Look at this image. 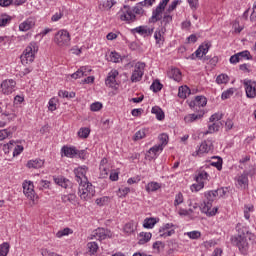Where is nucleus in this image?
Segmentation results:
<instances>
[{
    "label": "nucleus",
    "instance_id": "f257e3e1",
    "mask_svg": "<svg viewBox=\"0 0 256 256\" xmlns=\"http://www.w3.org/2000/svg\"><path fill=\"white\" fill-rule=\"evenodd\" d=\"M253 239V234L245 228L244 230L240 231L239 234L232 239L233 245L238 247L239 251L242 255H247V251H249V242Z\"/></svg>",
    "mask_w": 256,
    "mask_h": 256
},
{
    "label": "nucleus",
    "instance_id": "f03ea898",
    "mask_svg": "<svg viewBox=\"0 0 256 256\" xmlns=\"http://www.w3.org/2000/svg\"><path fill=\"white\" fill-rule=\"evenodd\" d=\"M143 13H145V10L139 5H136L133 9H131V6L124 5L120 10L119 15L122 21H125L126 23H135V21H137L136 15H143Z\"/></svg>",
    "mask_w": 256,
    "mask_h": 256
},
{
    "label": "nucleus",
    "instance_id": "7ed1b4c3",
    "mask_svg": "<svg viewBox=\"0 0 256 256\" xmlns=\"http://www.w3.org/2000/svg\"><path fill=\"white\" fill-rule=\"evenodd\" d=\"M37 51V43L31 42L20 56L22 65H29V63H33V61H35V53H37Z\"/></svg>",
    "mask_w": 256,
    "mask_h": 256
},
{
    "label": "nucleus",
    "instance_id": "20e7f679",
    "mask_svg": "<svg viewBox=\"0 0 256 256\" xmlns=\"http://www.w3.org/2000/svg\"><path fill=\"white\" fill-rule=\"evenodd\" d=\"M78 195L80 196V199L89 201V199L95 195L93 184H91L89 181L80 182L78 187Z\"/></svg>",
    "mask_w": 256,
    "mask_h": 256
},
{
    "label": "nucleus",
    "instance_id": "39448f33",
    "mask_svg": "<svg viewBox=\"0 0 256 256\" xmlns=\"http://www.w3.org/2000/svg\"><path fill=\"white\" fill-rule=\"evenodd\" d=\"M12 107L13 106L10 104H7L5 109L0 107V113L2 117V120H0V127H5L7 123H11V121H15L17 118V115H15V112H13Z\"/></svg>",
    "mask_w": 256,
    "mask_h": 256
},
{
    "label": "nucleus",
    "instance_id": "423d86ee",
    "mask_svg": "<svg viewBox=\"0 0 256 256\" xmlns=\"http://www.w3.org/2000/svg\"><path fill=\"white\" fill-rule=\"evenodd\" d=\"M54 43L58 47H69L71 45V34L67 30H59L54 37Z\"/></svg>",
    "mask_w": 256,
    "mask_h": 256
},
{
    "label": "nucleus",
    "instance_id": "0eeeda50",
    "mask_svg": "<svg viewBox=\"0 0 256 256\" xmlns=\"http://www.w3.org/2000/svg\"><path fill=\"white\" fill-rule=\"evenodd\" d=\"M168 3L169 0H162L159 3L155 10H153L149 23H157V21H161V19H163V11H165Z\"/></svg>",
    "mask_w": 256,
    "mask_h": 256
},
{
    "label": "nucleus",
    "instance_id": "6e6552de",
    "mask_svg": "<svg viewBox=\"0 0 256 256\" xmlns=\"http://www.w3.org/2000/svg\"><path fill=\"white\" fill-rule=\"evenodd\" d=\"M144 73H145V63L143 62L136 63L130 78L132 83H139V81L143 79Z\"/></svg>",
    "mask_w": 256,
    "mask_h": 256
},
{
    "label": "nucleus",
    "instance_id": "1a4fd4ad",
    "mask_svg": "<svg viewBox=\"0 0 256 256\" xmlns=\"http://www.w3.org/2000/svg\"><path fill=\"white\" fill-rule=\"evenodd\" d=\"M244 89L246 91V97L248 99L256 98V81L251 79H245L243 81Z\"/></svg>",
    "mask_w": 256,
    "mask_h": 256
},
{
    "label": "nucleus",
    "instance_id": "9d476101",
    "mask_svg": "<svg viewBox=\"0 0 256 256\" xmlns=\"http://www.w3.org/2000/svg\"><path fill=\"white\" fill-rule=\"evenodd\" d=\"M107 237H113V234L110 232V230L105 228H98L92 232L89 239H97L98 241H103L104 239H107Z\"/></svg>",
    "mask_w": 256,
    "mask_h": 256
},
{
    "label": "nucleus",
    "instance_id": "9b49d317",
    "mask_svg": "<svg viewBox=\"0 0 256 256\" xmlns=\"http://www.w3.org/2000/svg\"><path fill=\"white\" fill-rule=\"evenodd\" d=\"M89 168H87V166H81L78 167L76 169H74V175H75V179L77 181V183H86L87 181H89L87 179V171Z\"/></svg>",
    "mask_w": 256,
    "mask_h": 256
},
{
    "label": "nucleus",
    "instance_id": "f8f14e48",
    "mask_svg": "<svg viewBox=\"0 0 256 256\" xmlns=\"http://www.w3.org/2000/svg\"><path fill=\"white\" fill-rule=\"evenodd\" d=\"M17 83L13 79L2 81L0 87L3 95H11L15 91Z\"/></svg>",
    "mask_w": 256,
    "mask_h": 256
},
{
    "label": "nucleus",
    "instance_id": "ddd939ff",
    "mask_svg": "<svg viewBox=\"0 0 256 256\" xmlns=\"http://www.w3.org/2000/svg\"><path fill=\"white\" fill-rule=\"evenodd\" d=\"M207 105V98L205 96H196L195 100L190 101L189 107L194 111H201V107Z\"/></svg>",
    "mask_w": 256,
    "mask_h": 256
},
{
    "label": "nucleus",
    "instance_id": "4468645a",
    "mask_svg": "<svg viewBox=\"0 0 256 256\" xmlns=\"http://www.w3.org/2000/svg\"><path fill=\"white\" fill-rule=\"evenodd\" d=\"M213 207V202H207L206 200L204 203L201 205L200 209L202 213H205L208 215V217H213L217 214V207Z\"/></svg>",
    "mask_w": 256,
    "mask_h": 256
},
{
    "label": "nucleus",
    "instance_id": "2eb2a0df",
    "mask_svg": "<svg viewBox=\"0 0 256 256\" xmlns=\"http://www.w3.org/2000/svg\"><path fill=\"white\" fill-rule=\"evenodd\" d=\"M91 71H93L91 69V67L82 66L76 72L71 74V78L72 79H81V77H87V76L91 75Z\"/></svg>",
    "mask_w": 256,
    "mask_h": 256
},
{
    "label": "nucleus",
    "instance_id": "dca6fc26",
    "mask_svg": "<svg viewBox=\"0 0 256 256\" xmlns=\"http://www.w3.org/2000/svg\"><path fill=\"white\" fill-rule=\"evenodd\" d=\"M23 193L28 199H35V190L31 181L23 183Z\"/></svg>",
    "mask_w": 256,
    "mask_h": 256
},
{
    "label": "nucleus",
    "instance_id": "f3484780",
    "mask_svg": "<svg viewBox=\"0 0 256 256\" xmlns=\"http://www.w3.org/2000/svg\"><path fill=\"white\" fill-rule=\"evenodd\" d=\"M197 114H188L184 117L185 123H195L199 119H203L205 115V110H196Z\"/></svg>",
    "mask_w": 256,
    "mask_h": 256
},
{
    "label": "nucleus",
    "instance_id": "a211bd4d",
    "mask_svg": "<svg viewBox=\"0 0 256 256\" xmlns=\"http://www.w3.org/2000/svg\"><path fill=\"white\" fill-rule=\"evenodd\" d=\"M210 151H213V141L206 140L201 143L199 149L197 150V155H203V153H209Z\"/></svg>",
    "mask_w": 256,
    "mask_h": 256
},
{
    "label": "nucleus",
    "instance_id": "6ab92c4d",
    "mask_svg": "<svg viewBox=\"0 0 256 256\" xmlns=\"http://www.w3.org/2000/svg\"><path fill=\"white\" fill-rule=\"evenodd\" d=\"M119 75V72L117 70H112L105 81V84L107 85V87H115V85H117V76Z\"/></svg>",
    "mask_w": 256,
    "mask_h": 256
},
{
    "label": "nucleus",
    "instance_id": "aec40b11",
    "mask_svg": "<svg viewBox=\"0 0 256 256\" xmlns=\"http://www.w3.org/2000/svg\"><path fill=\"white\" fill-rule=\"evenodd\" d=\"M209 49H211V43H203L202 45L199 46V48L195 51V55L198 59H202L203 56L206 53H209Z\"/></svg>",
    "mask_w": 256,
    "mask_h": 256
},
{
    "label": "nucleus",
    "instance_id": "412c9836",
    "mask_svg": "<svg viewBox=\"0 0 256 256\" xmlns=\"http://www.w3.org/2000/svg\"><path fill=\"white\" fill-rule=\"evenodd\" d=\"M159 151H163V146H159V144L153 146L146 153V159H149V161H151V159H155V157H157V153H159Z\"/></svg>",
    "mask_w": 256,
    "mask_h": 256
},
{
    "label": "nucleus",
    "instance_id": "4be33fe9",
    "mask_svg": "<svg viewBox=\"0 0 256 256\" xmlns=\"http://www.w3.org/2000/svg\"><path fill=\"white\" fill-rule=\"evenodd\" d=\"M33 27H35V18H28L19 25V30L29 31V29H33Z\"/></svg>",
    "mask_w": 256,
    "mask_h": 256
},
{
    "label": "nucleus",
    "instance_id": "5701e85b",
    "mask_svg": "<svg viewBox=\"0 0 256 256\" xmlns=\"http://www.w3.org/2000/svg\"><path fill=\"white\" fill-rule=\"evenodd\" d=\"M61 151L64 157H69L70 159L77 157V153H78L75 147H69V146H63Z\"/></svg>",
    "mask_w": 256,
    "mask_h": 256
},
{
    "label": "nucleus",
    "instance_id": "b1692460",
    "mask_svg": "<svg viewBox=\"0 0 256 256\" xmlns=\"http://www.w3.org/2000/svg\"><path fill=\"white\" fill-rule=\"evenodd\" d=\"M154 28H148L147 26H139L132 29V33H138L139 35H153Z\"/></svg>",
    "mask_w": 256,
    "mask_h": 256
},
{
    "label": "nucleus",
    "instance_id": "393cba45",
    "mask_svg": "<svg viewBox=\"0 0 256 256\" xmlns=\"http://www.w3.org/2000/svg\"><path fill=\"white\" fill-rule=\"evenodd\" d=\"M54 183H56V185H59L60 187H63L64 189H68V187H71L70 180L63 176L54 178Z\"/></svg>",
    "mask_w": 256,
    "mask_h": 256
},
{
    "label": "nucleus",
    "instance_id": "a878e982",
    "mask_svg": "<svg viewBox=\"0 0 256 256\" xmlns=\"http://www.w3.org/2000/svg\"><path fill=\"white\" fill-rule=\"evenodd\" d=\"M151 237H153L151 232H141L139 234L138 245H145V243H149V241H151Z\"/></svg>",
    "mask_w": 256,
    "mask_h": 256
},
{
    "label": "nucleus",
    "instance_id": "bb28decb",
    "mask_svg": "<svg viewBox=\"0 0 256 256\" xmlns=\"http://www.w3.org/2000/svg\"><path fill=\"white\" fill-rule=\"evenodd\" d=\"M45 165V162L41 159L30 160L27 163L28 169H41Z\"/></svg>",
    "mask_w": 256,
    "mask_h": 256
},
{
    "label": "nucleus",
    "instance_id": "cd10ccee",
    "mask_svg": "<svg viewBox=\"0 0 256 256\" xmlns=\"http://www.w3.org/2000/svg\"><path fill=\"white\" fill-rule=\"evenodd\" d=\"M221 122H213L212 124L208 125V130L204 132V135H209L211 133H217L219 129H221Z\"/></svg>",
    "mask_w": 256,
    "mask_h": 256
},
{
    "label": "nucleus",
    "instance_id": "c85d7f7f",
    "mask_svg": "<svg viewBox=\"0 0 256 256\" xmlns=\"http://www.w3.org/2000/svg\"><path fill=\"white\" fill-rule=\"evenodd\" d=\"M189 95H191V89H189V87H187V86L179 87L178 97H180V99H187V97H189Z\"/></svg>",
    "mask_w": 256,
    "mask_h": 256
},
{
    "label": "nucleus",
    "instance_id": "c756f323",
    "mask_svg": "<svg viewBox=\"0 0 256 256\" xmlns=\"http://www.w3.org/2000/svg\"><path fill=\"white\" fill-rule=\"evenodd\" d=\"M151 113L156 115V119H158V121H163V119H165V112H163V109L159 106H154Z\"/></svg>",
    "mask_w": 256,
    "mask_h": 256
},
{
    "label": "nucleus",
    "instance_id": "7c9ffc66",
    "mask_svg": "<svg viewBox=\"0 0 256 256\" xmlns=\"http://www.w3.org/2000/svg\"><path fill=\"white\" fill-rule=\"evenodd\" d=\"M157 225V219L156 218H146L143 223V227L145 229H153Z\"/></svg>",
    "mask_w": 256,
    "mask_h": 256
},
{
    "label": "nucleus",
    "instance_id": "2f4dec72",
    "mask_svg": "<svg viewBox=\"0 0 256 256\" xmlns=\"http://www.w3.org/2000/svg\"><path fill=\"white\" fill-rule=\"evenodd\" d=\"M12 17L7 14H1L0 15V27H7L9 23L12 21Z\"/></svg>",
    "mask_w": 256,
    "mask_h": 256
},
{
    "label": "nucleus",
    "instance_id": "473e14b6",
    "mask_svg": "<svg viewBox=\"0 0 256 256\" xmlns=\"http://www.w3.org/2000/svg\"><path fill=\"white\" fill-rule=\"evenodd\" d=\"M158 189H161V184L157 182H150L146 185V191L148 193L158 191Z\"/></svg>",
    "mask_w": 256,
    "mask_h": 256
},
{
    "label": "nucleus",
    "instance_id": "72a5a7b5",
    "mask_svg": "<svg viewBox=\"0 0 256 256\" xmlns=\"http://www.w3.org/2000/svg\"><path fill=\"white\" fill-rule=\"evenodd\" d=\"M216 83L218 85H227L229 83V76L227 74H220L216 78Z\"/></svg>",
    "mask_w": 256,
    "mask_h": 256
},
{
    "label": "nucleus",
    "instance_id": "f704fd0d",
    "mask_svg": "<svg viewBox=\"0 0 256 256\" xmlns=\"http://www.w3.org/2000/svg\"><path fill=\"white\" fill-rule=\"evenodd\" d=\"M90 133H91V129H89L87 127H82L78 131V137H80V139H87V137H89Z\"/></svg>",
    "mask_w": 256,
    "mask_h": 256
},
{
    "label": "nucleus",
    "instance_id": "c9c22d12",
    "mask_svg": "<svg viewBox=\"0 0 256 256\" xmlns=\"http://www.w3.org/2000/svg\"><path fill=\"white\" fill-rule=\"evenodd\" d=\"M62 203H75L77 196L75 194L62 195Z\"/></svg>",
    "mask_w": 256,
    "mask_h": 256
},
{
    "label": "nucleus",
    "instance_id": "e433bc0d",
    "mask_svg": "<svg viewBox=\"0 0 256 256\" xmlns=\"http://www.w3.org/2000/svg\"><path fill=\"white\" fill-rule=\"evenodd\" d=\"M205 197L208 203H213L217 199V192L215 190L208 191L205 193Z\"/></svg>",
    "mask_w": 256,
    "mask_h": 256
},
{
    "label": "nucleus",
    "instance_id": "4c0bfd02",
    "mask_svg": "<svg viewBox=\"0 0 256 256\" xmlns=\"http://www.w3.org/2000/svg\"><path fill=\"white\" fill-rule=\"evenodd\" d=\"M212 159H217V161L210 162V165L216 167L218 171H221V169H223V159H221V157H212Z\"/></svg>",
    "mask_w": 256,
    "mask_h": 256
},
{
    "label": "nucleus",
    "instance_id": "58836bf2",
    "mask_svg": "<svg viewBox=\"0 0 256 256\" xmlns=\"http://www.w3.org/2000/svg\"><path fill=\"white\" fill-rule=\"evenodd\" d=\"M87 247L91 255H95V253H97V251L99 250V244H97L96 242H89L87 244Z\"/></svg>",
    "mask_w": 256,
    "mask_h": 256
},
{
    "label": "nucleus",
    "instance_id": "ea45409f",
    "mask_svg": "<svg viewBox=\"0 0 256 256\" xmlns=\"http://www.w3.org/2000/svg\"><path fill=\"white\" fill-rule=\"evenodd\" d=\"M159 144L158 146H162V149H165V145L169 143V136L167 134H161L159 137Z\"/></svg>",
    "mask_w": 256,
    "mask_h": 256
},
{
    "label": "nucleus",
    "instance_id": "a19ab883",
    "mask_svg": "<svg viewBox=\"0 0 256 256\" xmlns=\"http://www.w3.org/2000/svg\"><path fill=\"white\" fill-rule=\"evenodd\" d=\"M169 13L170 12H167V11L164 13L163 17L161 18L162 19L161 25L166 26V25H169L171 21H173V16H171Z\"/></svg>",
    "mask_w": 256,
    "mask_h": 256
},
{
    "label": "nucleus",
    "instance_id": "79ce46f5",
    "mask_svg": "<svg viewBox=\"0 0 256 256\" xmlns=\"http://www.w3.org/2000/svg\"><path fill=\"white\" fill-rule=\"evenodd\" d=\"M135 232V225L133 222H128L124 226V233H127L128 235H131V233Z\"/></svg>",
    "mask_w": 256,
    "mask_h": 256
},
{
    "label": "nucleus",
    "instance_id": "37998d69",
    "mask_svg": "<svg viewBox=\"0 0 256 256\" xmlns=\"http://www.w3.org/2000/svg\"><path fill=\"white\" fill-rule=\"evenodd\" d=\"M170 75L174 79V81H181V70L174 68L171 70Z\"/></svg>",
    "mask_w": 256,
    "mask_h": 256
},
{
    "label": "nucleus",
    "instance_id": "c03bdc74",
    "mask_svg": "<svg viewBox=\"0 0 256 256\" xmlns=\"http://www.w3.org/2000/svg\"><path fill=\"white\" fill-rule=\"evenodd\" d=\"M171 235H175V230H165L161 232V228L159 229V237H162L163 239H166V237H171Z\"/></svg>",
    "mask_w": 256,
    "mask_h": 256
},
{
    "label": "nucleus",
    "instance_id": "a18cd8bd",
    "mask_svg": "<svg viewBox=\"0 0 256 256\" xmlns=\"http://www.w3.org/2000/svg\"><path fill=\"white\" fill-rule=\"evenodd\" d=\"M150 89H152L154 91V93H157V92L161 91V89H163V84H161V82H159V80H156L152 83V85L150 86Z\"/></svg>",
    "mask_w": 256,
    "mask_h": 256
},
{
    "label": "nucleus",
    "instance_id": "49530a36",
    "mask_svg": "<svg viewBox=\"0 0 256 256\" xmlns=\"http://www.w3.org/2000/svg\"><path fill=\"white\" fill-rule=\"evenodd\" d=\"M222 119L223 113H215L209 118V121L210 123H220L219 121H221Z\"/></svg>",
    "mask_w": 256,
    "mask_h": 256
},
{
    "label": "nucleus",
    "instance_id": "de8ad7c7",
    "mask_svg": "<svg viewBox=\"0 0 256 256\" xmlns=\"http://www.w3.org/2000/svg\"><path fill=\"white\" fill-rule=\"evenodd\" d=\"M9 254V243L4 242L0 246V256H7Z\"/></svg>",
    "mask_w": 256,
    "mask_h": 256
},
{
    "label": "nucleus",
    "instance_id": "09e8293b",
    "mask_svg": "<svg viewBox=\"0 0 256 256\" xmlns=\"http://www.w3.org/2000/svg\"><path fill=\"white\" fill-rule=\"evenodd\" d=\"M247 183H249V179L247 178V176L241 175L238 178V185H240V187H243L245 189V187H247Z\"/></svg>",
    "mask_w": 256,
    "mask_h": 256
},
{
    "label": "nucleus",
    "instance_id": "8fccbe9b",
    "mask_svg": "<svg viewBox=\"0 0 256 256\" xmlns=\"http://www.w3.org/2000/svg\"><path fill=\"white\" fill-rule=\"evenodd\" d=\"M235 93V88H230L222 93L221 98L223 100L229 99L230 97H233V94Z\"/></svg>",
    "mask_w": 256,
    "mask_h": 256
},
{
    "label": "nucleus",
    "instance_id": "3c124183",
    "mask_svg": "<svg viewBox=\"0 0 256 256\" xmlns=\"http://www.w3.org/2000/svg\"><path fill=\"white\" fill-rule=\"evenodd\" d=\"M109 166L100 167V176L102 179H107L109 177Z\"/></svg>",
    "mask_w": 256,
    "mask_h": 256
},
{
    "label": "nucleus",
    "instance_id": "603ef678",
    "mask_svg": "<svg viewBox=\"0 0 256 256\" xmlns=\"http://www.w3.org/2000/svg\"><path fill=\"white\" fill-rule=\"evenodd\" d=\"M238 57L240 59H247L248 61L253 59V56H251V53L249 51H247V50L239 52L238 53Z\"/></svg>",
    "mask_w": 256,
    "mask_h": 256
},
{
    "label": "nucleus",
    "instance_id": "864d4df0",
    "mask_svg": "<svg viewBox=\"0 0 256 256\" xmlns=\"http://www.w3.org/2000/svg\"><path fill=\"white\" fill-rule=\"evenodd\" d=\"M103 104L101 102H94L90 105V111H101Z\"/></svg>",
    "mask_w": 256,
    "mask_h": 256
},
{
    "label": "nucleus",
    "instance_id": "5fc2aeb1",
    "mask_svg": "<svg viewBox=\"0 0 256 256\" xmlns=\"http://www.w3.org/2000/svg\"><path fill=\"white\" fill-rule=\"evenodd\" d=\"M205 187V184L203 182H198V184H193L190 189L191 191L197 193V191H201Z\"/></svg>",
    "mask_w": 256,
    "mask_h": 256
},
{
    "label": "nucleus",
    "instance_id": "6e6d98bb",
    "mask_svg": "<svg viewBox=\"0 0 256 256\" xmlns=\"http://www.w3.org/2000/svg\"><path fill=\"white\" fill-rule=\"evenodd\" d=\"M163 31H165V28H161V30H156L155 31L154 39L156 40V43H161V39L163 37V35H162Z\"/></svg>",
    "mask_w": 256,
    "mask_h": 256
},
{
    "label": "nucleus",
    "instance_id": "4d7b16f0",
    "mask_svg": "<svg viewBox=\"0 0 256 256\" xmlns=\"http://www.w3.org/2000/svg\"><path fill=\"white\" fill-rule=\"evenodd\" d=\"M131 192V189L129 187H122L118 190L119 197H125Z\"/></svg>",
    "mask_w": 256,
    "mask_h": 256
},
{
    "label": "nucleus",
    "instance_id": "13d9d810",
    "mask_svg": "<svg viewBox=\"0 0 256 256\" xmlns=\"http://www.w3.org/2000/svg\"><path fill=\"white\" fill-rule=\"evenodd\" d=\"M69 233H71V229L64 228L63 230H60L56 233V237H58V239H61V237H65L66 235H69Z\"/></svg>",
    "mask_w": 256,
    "mask_h": 256
},
{
    "label": "nucleus",
    "instance_id": "bf43d9fd",
    "mask_svg": "<svg viewBox=\"0 0 256 256\" xmlns=\"http://www.w3.org/2000/svg\"><path fill=\"white\" fill-rule=\"evenodd\" d=\"M120 60H121V55H119V53L111 52L110 61H112V63H119Z\"/></svg>",
    "mask_w": 256,
    "mask_h": 256
},
{
    "label": "nucleus",
    "instance_id": "052dcab7",
    "mask_svg": "<svg viewBox=\"0 0 256 256\" xmlns=\"http://www.w3.org/2000/svg\"><path fill=\"white\" fill-rule=\"evenodd\" d=\"M145 129L139 130L134 135V141H139L145 137Z\"/></svg>",
    "mask_w": 256,
    "mask_h": 256
},
{
    "label": "nucleus",
    "instance_id": "680f3d73",
    "mask_svg": "<svg viewBox=\"0 0 256 256\" xmlns=\"http://www.w3.org/2000/svg\"><path fill=\"white\" fill-rule=\"evenodd\" d=\"M49 111H55L57 109V98H51L49 100Z\"/></svg>",
    "mask_w": 256,
    "mask_h": 256
},
{
    "label": "nucleus",
    "instance_id": "e2e57ef3",
    "mask_svg": "<svg viewBox=\"0 0 256 256\" xmlns=\"http://www.w3.org/2000/svg\"><path fill=\"white\" fill-rule=\"evenodd\" d=\"M209 176V174H207V172L205 171H201L199 172V174L196 176V182H203V179H207V177Z\"/></svg>",
    "mask_w": 256,
    "mask_h": 256
},
{
    "label": "nucleus",
    "instance_id": "0e129e2a",
    "mask_svg": "<svg viewBox=\"0 0 256 256\" xmlns=\"http://www.w3.org/2000/svg\"><path fill=\"white\" fill-rule=\"evenodd\" d=\"M96 203L100 207H103V205H107V203H109V197L104 196V197L98 198V199H96Z\"/></svg>",
    "mask_w": 256,
    "mask_h": 256
},
{
    "label": "nucleus",
    "instance_id": "69168bd1",
    "mask_svg": "<svg viewBox=\"0 0 256 256\" xmlns=\"http://www.w3.org/2000/svg\"><path fill=\"white\" fill-rule=\"evenodd\" d=\"M181 203H183V194L181 192H179L175 196L174 205H175V207H177L178 205H181Z\"/></svg>",
    "mask_w": 256,
    "mask_h": 256
},
{
    "label": "nucleus",
    "instance_id": "338daca9",
    "mask_svg": "<svg viewBox=\"0 0 256 256\" xmlns=\"http://www.w3.org/2000/svg\"><path fill=\"white\" fill-rule=\"evenodd\" d=\"M187 235L190 239H199L201 237V232L199 231H191L187 232Z\"/></svg>",
    "mask_w": 256,
    "mask_h": 256
},
{
    "label": "nucleus",
    "instance_id": "774afa93",
    "mask_svg": "<svg viewBox=\"0 0 256 256\" xmlns=\"http://www.w3.org/2000/svg\"><path fill=\"white\" fill-rule=\"evenodd\" d=\"M41 255L42 256H61V255H59V254H57L55 252L49 251L48 249H42Z\"/></svg>",
    "mask_w": 256,
    "mask_h": 256
}]
</instances>
